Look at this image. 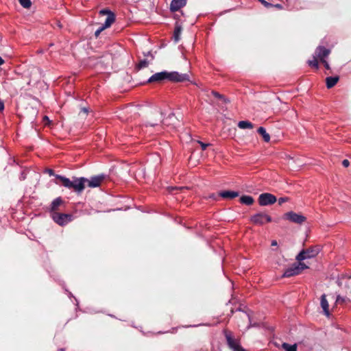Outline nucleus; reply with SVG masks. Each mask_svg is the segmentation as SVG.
<instances>
[{"label": "nucleus", "mask_w": 351, "mask_h": 351, "mask_svg": "<svg viewBox=\"0 0 351 351\" xmlns=\"http://www.w3.org/2000/svg\"><path fill=\"white\" fill-rule=\"evenodd\" d=\"M197 143L200 145L201 147H202V149L203 151L206 150V148L210 145V144L209 143H203L202 141H197Z\"/></svg>", "instance_id": "obj_29"}, {"label": "nucleus", "mask_w": 351, "mask_h": 351, "mask_svg": "<svg viewBox=\"0 0 351 351\" xmlns=\"http://www.w3.org/2000/svg\"><path fill=\"white\" fill-rule=\"evenodd\" d=\"M282 348L285 350V351H297V345L295 343L290 345L287 343H283L282 344Z\"/></svg>", "instance_id": "obj_23"}, {"label": "nucleus", "mask_w": 351, "mask_h": 351, "mask_svg": "<svg viewBox=\"0 0 351 351\" xmlns=\"http://www.w3.org/2000/svg\"><path fill=\"white\" fill-rule=\"evenodd\" d=\"M4 63V60L0 57V66L2 65Z\"/></svg>", "instance_id": "obj_40"}, {"label": "nucleus", "mask_w": 351, "mask_h": 351, "mask_svg": "<svg viewBox=\"0 0 351 351\" xmlns=\"http://www.w3.org/2000/svg\"><path fill=\"white\" fill-rule=\"evenodd\" d=\"M182 30V27L181 25H180L178 23H176L173 31V39L176 43H178L180 40Z\"/></svg>", "instance_id": "obj_19"}, {"label": "nucleus", "mask_w": 351, "mask_h": 351, "mask_svg": "<svg viewBox=\"0 0 351 351\" xmlns=\"http://www.w3.org/2000/svg\"><path fill=\"white\" fill-rule=\"evenodd\" d=\"M57 181L55 182L56 184L63 186L64 187L73 190L77 194H81L85 189L87 178L84 177H75L72 180L64 177L61 175H56Z\"/></svg>", "instance_id": "obj_2"}, {"label": "nucleus", "mask_w": 351, "mask_h": 351, "mask_svg": "<svg viewBox=\"0 0 351 351\" xmlns=\"http://www.w3.org/2000/svg\"><path fill=\"white\" fill-rule=\"evenodd\" d=\"M82 110H83L85 113H86V112H88V110H87L86 108H82Z\"/></svg>", "instance_id": "obj_41"}, {"label": "nucleus", "mask_w": 351, "mask_h": 351, "mask_svg": "<svg viewBox=\"0 0 351 351\" xmlns=\"http://www.w3.org/2000/svg\"><path fill=\"white\" fill-rule=\"evenodd\" d=\"M238 127L241 129H253L254 125L248 121H241L238 123Z\"/></svg>", "instance_id": "obj_22"}, {"label": "nucleus", "mask_w": 351, "mask_h": 351, "mask_svg": "<svg viewBox=\"0 0 351 351\" xmlns=\"http://www.w3.org/2000/svg\"><path fill=\"white\" fill-rule=\"evenodd\" d=\"M330 53V49L323 46H318L315 49L313 59L308 61V65L317 69L319 67L318 60H319L320 62L326 60V58L329 56Z\"/></svg>", "instance_id": "obj_3"}, {"label": "nucleus", "mask_w": 351, "mask_h": 351, "mask_svg": "<svg viewBox=\"0 0 351 351\" xmlns=\"http://www.w3.org/2000/svg\"><path fill=\"white\" fill-rule=\"evenodd\" d=\"M321 62L323 63L326 69H327V70L330 69V65H329L328 62L326 61V60L322 61Z\"/></svg>", "instance_id": "obj_32"}, {"label": "nucleus", "mask_w": 351, "mask_h": 351, "mask_svg": "<svg viewBox=\"0 0 351 351\" xmlns=\"http://www.w3.org/2000/svg\"><path fill=\"white\" fill-rule=\"evenodd\" d=\"M219 195L225 199H233L239 196V193L232 191H223L219 193Z\"/></svg>", "instance_id": "obj_17"}, {"label": "nucleus", "mask_w": 351, "mask_h": 351, "mask_svg": "<svg viewBox=\"0 0 351 351\" xmlns=\"http://www.w3.org/2000/svg\"><path fill=\"white\" fill-rule=\"evenodd\" d=\"M342 165L343 167H348L350 165V162L348 161V160L345 159L342 161Z\"/></svg>", "instance_id": "obj_33"}, {"label": "nucleus", "mask_w": 351, "mask_h": 351, "mask_svg": "<svg viewBox=\"0 0 351 351\" xmlns=\"http://www.w3.org/2000/svg\"><path fill=\"white\" fill-rule=\"evenodd\" d=\"M276 201V197L269 193H261L258 199V204L261 206L274 204Z\"/></svg>", "instance_id": "obj_10"}, {"label": "nucleus", "mask_w": 351, "mask_h": 351, "mask_svg": "<svg viewBox=\"0 0 351 351\" xmlns=\"http://www.w3.org/2000/svg\"><path fill=\"white\" fill-rule=\"evenodd\" d=\"M320 304L324 311V314L328 317L330 315L329 304L328 300H326V296L325 294H323L321 296Z\"/></svg>", "instance_id": "obj_15"}, {"label": "nucleus", "mask_w": 351, "mask_h": 351, "mask_svg": "<svg viewBox=\"0 0 351 351\" xmlns=\"http://www.w3.org/2000/svg\"><path fill=\"white\" fill-rule=\"evenodd\" d=\"M63 200L61 197L54 199L50 205V215L53 212L58 210L59 206L63 204Z\"/></svg>", "instance_id": "obj_14"}, {"label": "nucleus", "mask_w": 351, "mask_h": 351, "mask_svg": "<svg viewBox=\"0 0 351 351\" xmlns=\"http://www.w3.org/2000/svg\"><path fill=\"white\" fill-rule=\"evenodd\" d=\"M339 80V78L338 76L327 77L326 78V87L328 88H332L338 82Z\"/></svg>", "instance_id": "obj_18"}, {"label": "nucleus", "mask_w": 351, "mask_h": 351, "mask_svg": "<svg viewBox=\"0 0 351 351\" xmlns=\"http://www.w3.org/2000/svg\"><path fill=\"white\" fill-rule=\"evenodd\" d=\"M149 62L146 59L141 60L138 64L136 65V67L138 70L145 68L148 66Z\"/></svg>", "instance_id": "obj_24"}, {"label": "nucleus", "mask_w": 351, "mask_h": 351, "mask_svg": "<svg viewBox=\"0 0 351 351\" xmlns=\"http://www.w3.org/2000/svg\"><path fill=\"white\" fill-rule=\"evenodd\" d=\"M339 287H342L345 286L346 287H349L350 284L351 283V277H347L346 276H342V277L339 278L337 281Z\"/></svg>", "instance_id": "obj_16"}, {"label": "nucleus", "mask_w": 351, "mask_h": 351, "mask_svg": "<svg viewBox=\"0 0 351 351\" xmlns=\"http://www.w3.org/2000/svg\"><path fill=\"white\" fill-rule=\"evenodd\" d=\"M308 268V267L304 263H302V261L294 263L289 267L287 268L285 270L282 274V277L289 278L291 276L299 275L303 270Z\"/></svg>", "instance_id": "obj_6"}, {"label": "nucleus", "mask_w": 351, "mask_h": 351, "mask_svg": "<svg viewBox=\"0 0 351 351\" xmlns=\"http://www.w3.org/2000/svg\"><path fill=\"white\" fill-rule=\"evenodd\" d=\"M45 173H47L50 176H55L56 177V175L54 173V171L53 169H47L45 171Z\"/></svg>", "instance_id": "obj_31"}, {"label": "nucleus", "mask_w": 351, "mask_h": 351, "mask_svg": "<svg viewBox=\"0 0 351 351\" xmlns=\"http://www.w3.org/2000/svg\"><path fill=\"white\" fill-rule=\"evenodd\" d=\"M51 217L57 224L61 226L66 225L73 219V215L60 213L58 212L52 213Z\"/></svg>", "instance_id": "obj_7"}, {"label": "nucleus", "mask_w": 351, "mask_h": 351, "mask_svg": "<svg viewBox=\"0 0 351 351\" xmlns=\"http://www.w3.org/2000/svg\"><path fill=\"white\" fill-rule=\"evenodd\" d=\"M58 351H64V348H60L58 350Z\"/></svg>", "instance_id": "obj_43"}, {"label": "nucleus", "mask_w": 351, "mask_h": 351, "mask_svg": "<svg viewBox=\"0 0 351 351\" xmlns=\"http://www.w3.org/2000/svg\"><path fill=\"white\" fill-rule=\"evenodd\" d=\"M289 200V198L287 197H280L278 199V204L280 205L282 204L285 202H287Z\"/></svg>", "instance_id": "obj_30"}, {"label": "nucleus", "mask_w": 351, "mask_h": 351, "mask_svg": "<svg viewBox=\"0 0 351 351\" xmlns=\"http://www.w3.org/2000/svg\"><path fill=\"white\" fill-rule=\"evenodd\" d=\"M101 32H100L98 29L95 31V37H98L99 36V34H101Z\"/></svg>", "instance_id": "obj_38"}, {"label": "nucleus", "mask_w": 351, "mask_h": 351, "mask_svg": "<svg viewBox=\"0 0 351 351\" xmlns=\"http://www.w3.org/2000/svg\"><path fill=\"white\" fill-rule=\"evenodd\" d=\"M19 1L24 8H29L32 5L30 0H19Z\"/></svg>", "instance_id": "obj_25"}, {"label": "nucleus", "mask_w": 351, "mask_h": 351, "mask_svg": "<svg viewBox=\"0 0 351 351\" xmlns=\"http://www.w3.org/2000/svg\"><path fill=\"white\" fill-rule=\"evenodd\" d=\"M257 132L263 136V138L265 142L268 143L270 141V136L263 127L258 128Z\"/></svg>", "instance_id": "obj_21"}, {"label": "nucleus", "mask_w": 351, "mask_h": 351, "mask_svg": "<svg viewBox=\"0 0 351 351\" xmlns=\"http://www.w3.org/2000/svg\"><path fill=\"white\" fill-rule=\"evenodd\" d=\"M321 248L319 245L311 246L307 249H304L296 256L295 259L298 261H302L305 259L315 258L319 253Z\"/></svg>", "instance_id": "obj_5"}, {"label": "nucleus", "mask_w": 351, "mask_h": 351, "mask_svg": "<svg viewBox=\"0 0 351 351\" xmlns=\"http://www.w3.org/2000/svg\"><path fill=\"white\" fill-rule=\"evenodd\" d=\"M99 14L100 16H106V19L104 24L108 28L110 27L112 25V24L115 21L114 13L108 9L101 10Z\"/></svg>", "instance_id": "obj_11"}, {"label": "nucleus", "mask_w": 351, "mask_h": 351, "mask_svg": "<svg viewBox=\"0 0 351 351\" xmlns=\"http://www.w3.org/2000/svg\"><path fill=\"white\" fill-rule=\"evenodd\" d=\"M212 95L219 99H221V100H223L224 102H226V99L225 98V97L223 95H221L220 93H219L218 92H216V91H214L213 90L211 92Z\"/></svg>", "instance_id": "obj_26"}, {"label": "nucleus", "mask_w": 351, "mask_h": 351, "mask_svg": "<svg viewBox=\"0 0 351 351\" xmlns=\"http://www.w3.org/2000/svg\"><path fill=\"white\" fill-rule=\"evenodd\" d=\"M260 1L265 8H269L273 6V4L266 1L265 0H258Z\"/></svg>", "instance_id": "obj_28"}, {"label": "nucleus", "mask_w": 351, "mask_h": 351, "mask_svg": "<svg viewBox=\"0 0 351 351\" xmlns=\"http://www.w3.org/2000/svg\"><path fill=\"white\" fill-rule=\"evenodd\" d=\"M272 7H275V8H276L278 9H282V5L281 4H278H278H275V5L273 4Z\"/></svg>", "instance_id": "obj_37"}, {"label": "nucleus", "mask_w": 351, "mask_h": 351, "mask_svg": "<svg viewBox=\"0 0 351 351\" xmlns=\"http://www.w3.org/2000/svg\"><path fill=\"white\" fill-rule=\"evenodd\" d=\"M240 202L243 204L250 206L254 202V198L250 195H242L240 197Z\"/></svg>", "instance_id": "obj_20"}, {"label": "nucleus", "mask_w": 351, "mask_h": 351, "mask_svg": "<svg viewBox=\"0 0 351 351\" xmlns=\"http://www.w3.org/2000/svg\"><path fill=\"white\" fill-rule=\"evenodd\" d=\"M277 245H278V243H277V241L276 240H273L271 241V245L272 246H276Z\"/></svg>", "instance_id": "obj_39"}, {"label": "nucleus", "mask_w": 351, "mask_h": 351, "mask_svg": "<svg viewBox=\"0 0 351 351\" xmlns=\"http://www.w3.org/2000/svg\"><path fill=\"white\" fill-rule=\"evenodd\" d=\"M271 220V217L265 213H258L252 215L250 217V221L258 226H263L265 223H269Z\"/></svg>", "instance_id": "obj_8"}, {"label": "nucleus", "mask_w": 351, "mask_h": 351, "mask_svg": "<svg viewBox=\"0 0 351 351\" xmlns=\"http://www.w3.org/2000/svg\"><path fill=\"white\" fill-rule=\"evenodd\" d=\"M186 3V0H172L170 4V10L171 12L178 11L185 6Z\"/></svg>", "instance_id": "obj_13"}, {"label": "nucleus", "mask_w": 351, "mask_h": 351, "mask_svg": "<svg viewBox=\"0 0 351 351\" xmlns=\"http://www.w3.org/2000/svg\"><path fill=\"white\" fill-rule=\"evenodd\" d=\"M5 108L3 101L0 99V112L3 111Z\"/></svg>", "instance_id": "obj_35"}, {"label": "nucleus", "mask_w": 351, "mask_h": 351, "mask_svg": "<svg viewBox=\"0 0 351 351\" xmlns=\"http://www.w3.org/2000/svg\"><path fill=\"white\" fill-rule=\"evenodd\" d=\"M348 300H349L346 297H342V296L338 295L337 296L336 303H337V304H343V303L346 302Z\"/></svg>", "instance_id": "obj_27"}, {"label": "nucleus", "mask_w": 351, "mask_h": 351, "mask_svg": "<svg viewBox=\"0 0 351 351\" xmlns=\"http://www.w3.org/2000/svg\"><path fill=\"white\" fill-rule=\"evenodd\" d=\"M108 27L105 26V25L103 23L99 28L98 29L100 31V32H103L104 29H107Z\"/></svg>", "instance_id": "obj_36"}, {"label": "nucleus", "mask_w": 351, "mask_h": 351, "mask_svg": "<svg viewBox=\"0 0 351 351\" xmlns=\"http://www.w3.org/2000/svg\"><path fill=\"white\" fill-rule=\"evenodd\" d=\"M165 81L171 82H182L189 81V75L187 73H180L178 71H167L156 73L148 80L147 83H162Z\"/></svg>", "instance_id": "obj_1"}, {"label": "nucleus", "mask_w": 351, "mask_h": 351, "mask_svg": "<svg viewBox=\"0 0 351 351\" xmlns=\"http://www.w3.org/2000/svg\"><path fill=\"white\" fill-rule=\"evenodd\" d=\"M105 177L104 174L92 176L90 179L87 178L86 184L90 188L98 187L101 185Z\"/></svg>", "instance_id": "obj_12"}, {"label": "nucleus", "mask_w": 351, "mask_h": 351, "mask_svg": "<svg viewBox=\"0 0 351 351\" xmlns=\"http://www.w3.org/2000/svg\"><path fill=\"white\" fill-rule=\"evenodd\" d=\"M149 125H150L151 126H155V125H158V123H150Z\"/></svg>", "instance_id": "obj_42"}, {"label": "nucleus", "mask_w": 351, "mask_h": 351, "mask_svg": "<svg viewBox=\"0 0 351 351\" xmlns=\"http://www.w3.org/2000/svg\"><path fill=\"white\" fill-rule=\"evenodd\" d=\"M26 178V173L25 171H22L20 176L19 179L21 180H24Z\"/></svg>", "instance_id": "obj_34"}, {"label": "nucleus", "mask_w": 351, "mask_h": 351, "mask_svg": "<svg viewBox=\"0 0 351 351\" xmlns=\"http://www.w3.org/2000/svg\"><path fill=\"white\" fill-rule=\"evenodd\" d=\"M223 333L226 339V344L230 350L237 351L242 348L240 339L236 337L232 331L224 329Z\"/></svg>", "instance_id": "obj_4"}, {"label": "nucleus", "mask_w": 351, "mask_h": 351, "mask_svg": "<svg viewBox=\"0 0 351 351\" xmlns=\"http://www.w3.org/2000/svg\"><path fill=\"white\" fill-rule=\"evenodd\" d=\"M282 218L284 219L288 220L292 223H295L297 224H302L306 220V217H304V215L294 213L293 211L286 213L283 215Z\"/></svg>", "instance_id": "obj_9"}]
</instances>
